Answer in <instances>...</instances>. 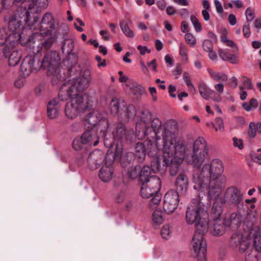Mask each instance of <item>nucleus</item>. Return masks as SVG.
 <instances>
[{
  "label": "nucleus",
  "instance_id": "obj_1",
  "mask_svg": "<svg viewBox=\"0 0 261 261\" xmlns=\"http://www.w3.org/2000/svg\"><path fill=\"white\" fill-rule=\"evenodd\" d=\"M178 142H181L186 148L182 162L185 159L188 164L194 166V189L207 192L212 198L220 196L226 182V177L222 174L224 171L222 162L219 159H214L200 168L206 159L208 150L204 139L199 137L194 141L193 152L191 154H189L191 146L180 138L176 141L174 144Z\"/></svg>",
  "mask_w": 261,
  "mask_h": 261
},
{
  "label": "nucleus",
  "instance_id": "obj_2",
  "mask_svg": "<svg viewBox=\"0 0 261 261\" xmlns=\"http://www.w3.org/2000/svg\"><path fill=\"white\" fill-rule=\"evenodd\" d=\"M151 115L149 112H144L136 122V134L138 139L142 140L146 136L150 138L162 137V142L165 146V155H168L167 151L169 146H173L179 138L177 137L178 126L174 121H168L163 125L159 118L153 119L151 122Z\"/></svg>",
  "mask_w": 261,
  "mask_h": 261
},
{
  "label": "nucleus",
  "instance_id": "obj_3",
  "mask_svg": "<svg viewBox=\"0 0 261 261\" xmlns=\"http://www.w3.org/2000/svg\"><path fill=\"white\" fill-rule=\"evenodd\" d=\"M29 4L28 8L19 7L14 15L10 16L8 19V29L12 33L11 36L17 42L27 41L28 38L25 32L32 33L31 30L39 19L38 13L41 11L42 8L46 7L37 4L33 6Z\"/></svg>",
  "mask_w": 261,
  "mask_h": 261
},
{
  "label": "nucleus",
  "instance_id": "obj_4",
  "mask_svg": "<svg viewBox=\"0 0 261 261\" xmlns=\"http://www.w3.org/2000/svg\"><path fill=\"white\" fill-rule=\"evenodd\" d=\"M185 147L180 142H178L173 146H169V150L167 151L168 155H165V147L163 154V165H161L159 158H154L151 162L150 169L154 173L159 171L164 172L167 167H169V172L171 176L177 174L179 166L182 163L184 153L185 152Z\"/></svg>",
  "mask_w": 261,
  "mask_h": 261
},
{
  "label": "nucleus",
  "instance_id": "obj_5",
  "mask_svg": "<svg viewBox=\"0 0 261 261\" xmlns=\"http://www.w3.org/2000/svg\"><path fill=\"white\" fill-rule=\"evenodd\" d=\"M198 191V198L193 199L188 205L186 213V221L189 225L195 224L196 229L205 230L208 228L207 219L208 215L201 201L203 196L206 195L210 199L216 200L220 196L216 198L211 197L207 192Z\"/></svg>",
  "mask_w": 261,
  "mask_h": 261
},
{
  "label": "nucleus",
  "instance_id": "obj_6",
  "mask_svg": "<svg viewBox=\"0 0 261 261\" xmlns=\"http://www.w3.org/2000/svg\"><path fill=\"white\" fill-rule=\"evenodd\" d=\"M90 82V71L86 70L82 75L68 80L61 86L59 92L58 99L64 100L67 99L68 97L73 96H87L86 95L80 94L79 93L85 90L89 87Z\"/></svg>",
  "mask_w": 261,
  "mask_h": 261
},
{
  "label": "nucleus",
  "instance_id": "obj_7",
  "mask_svg": "<svg viewBox=\"0 0 261 261\" xmlns=\"http://www.w3.org/2000/svg\"><path fill=\"white\" fill-rule=\"evenodd\" d=\"M60 58L54 51L47 53L40 64V68L48 69L47 75L51 77L53 85H59L65 80V75L61 74V70L58 66Z\"/></svg>",
  "mask_w": 261,
  "mask_h": 261
},
{
  "label": "nucleus",
  "instance_id": "obj_8",
  "mask_svg": "<svg viewBox=\"0 0 261 261\" xmlns=\"http://www.w3.org/2000/svg\"><path fill=\"white\" fill-rule=\"evenodd\" d=\"M122 151L121 145H111L106 156L105 164L98 173L99 177L103 182H107L112 179L114 171L113 162L114 160H119L121 159Z\"/></svg>",
  "mask_w": 261,
  "mask_h": 261
},
{
  "label": "nucleus",
  "instance_id": "obj_9",
  "mask_svg": "<svg viewBox=\"0 0 261 261\" xmlns=\"http://www.w3.org/2000/svg\"><path fill=\"white\" fill-rule=\"evenodd\" d=\"M68 98L71 100L66 103L64 109L65 115L68 119L76 118L80 112L89 108L88 96H73Z\"/></svg>",
  "mask_w": 261,
  "mask_h": 261
},
{
  "label": "nucleus",
  "instance_id": "obj_10",
  "mask_svg": "<svg viewBox=\"0 0 261 261\" xmlns=\"http://www.w3.org/2000/svg\"><path fill=\"white\" fill-rule=\"evenodd\" d=\"M204 232L197 229L192 239V256L197 261H207V245L203 236Z\"/></svg>",
  "mask_w": 261,
  "mask_h": 261
},
{
  "label": "nucleus",
  "instance_id": "obj_11",
  "mask_svg": "<svg viewBox=\"0 0 261 261\" xmlns=\"http://www.w3.org/2000/svg\"><path fill=\"white\" fill-rule=\"evenodd\" d=\"M43 35L45 34L35 32L32 34L31 37L27 39L28 45L32 49L34 54H39L43 47L45 49H49L56 40L55 37H50L43 41Z\"/></svg>",
  "mask_w": 261,
  "mask_h": 261
},
{
  "label": "nucleus",
  "instance_id": "obj_12",
  "mask_svg": "<svg viewBox=\"0 0 261 261\" xmlns=\"http://www.w3.org/2000/svg\"><path fill=\"white\" fill-rule=\"evenodd\" d=\"M110 110L111 113L113 115H116L121 117L125 121H127L130 118L134 117L136 114V110L134 106H126L123 105L120 107L119 102L116 98H113L110 103Z\"/></svg>",
  "mask_w": 261,
  "mask_h": 261
},
{
  "label": "nucleus",
  "instance_id": "obj_13",
  "mask_svg": "<svg viewBox=\"0 0 261 261\" xmlns=\"http://www.w3.org/2000/svg\"><path fill=\"white\" fill-rule=\"evenodd\" d=\"M230 245L233 248H238L241 253H244L251 247V240L246 232L237 231L232 234Z\"/></svg>",
  "mask_w": 261,
  "mask_h": 261
},
{
  "label": "nucleus",
  "instance_id": "obj_14",
  "mask_svg": "<svg viewBox=\"0 0 261 261\" xmlns=\"http://www.w3.org/2000/svg\"><path fill=\"white\" fill-rule=\"evenodd\" d=\"M141 183L140 194L143 198H148L153 196L159 192L161 187L160 178L155 175L152 176L147 182Z\"/></svg>",
  "mask_w": 261,
  "mask_h": 261
},
{
  "label": "nucleus",
  "instance_id": "obj_15",
  "mask_svg": "<svg viewBox=\"0 0 261 261\" xmlns=\"http://www.w3.org/2000/svg\"><path fill=\"white\" fill-rule=\"evenodd\" d=\"M86 121L92 126L98 125V129L103 133V136L106 135V133L109 127L108 120L104 117L102 114L98 111H93L87 115Z\"/></svg>",
  "mask_w": 261,
  "mask_h": 261
},
{
  "label": "nucleus",
  "instance_id": "obj_16",
  "mask_svg": "<svg viewBox=\"0 0 261 261\" xmlns=\"http://www.w3.org/2000/svg\"><path fill=\"white\" fill-rule=\"evenodd\" d=\"M243 200V194L237 187L231 186L226 190L223 202L233 206H238L242 203Z\"/></svg>",
  "mask_w": 261,
  "mask_h": 261
},
{
  "label": "nucleus",
  "instance_id": "obj_17",
  "mask_svg": "<svg viewBox=\"0 0 261 261\" xmlns=\"http://www.w3.org/2000/svg\"><path fill=\"white\" fill-rule=\"evenodd\" d=\"M179 194L174 190L168 191L164 196L163 208L167 214H171L176 209L179 203Z\"/></svg>",
  "mask_w": 261,
  "mask_h": 261
},
{
  "label": "nucleus",
  "instance_id": "obj_18",
  "mask_svg": "<svg viewBox=\"0 0 261 261\" xmlns=\"http://www.w3.org/2000/svg\"><path fill=\"white\" fill-rule=\"evenodd\" d=\"M40 68L39 60H36L35 57L28 56L23 60L20 66L21 75L23 77L29 76L32 72H36Z\"/></svg>",
  "mask_w": 261,
  "mask_h": 261
},
{
  "label": "nucleus",
  "instance_id": "obj_19",
  "mask_svg": "<svg viewBox=\"0 0 261 261\" xmlns=\"http://www.w3.org/2000/svg\"><path fill=\"white\" fill-rule=\"evenodd\" d=\"M20 3L22 6L20 7H25L27 8H29V5L31 4L32 5H37L41 6L43 7H46L47 5V0H0V13L5 9L8 8L14 4L17 5Z\"/></svg>",
  "mask_w": 261,
  "mask_h": 261
},
{
  "label": "nucleus",
  "instance_id": "obj_20",
  "mask_svg": "<svg viewBox=\"0 0 261 261\" xmlns=\"http://www.w3.org/2000/svg\"><path fill=\"white\" fill-rule=\"evenodd\" d=\"M151 138L148 137V139L145 140V149L146 153L149 157L155 158L158 156V152L160 150H162L164 154V143L162 142L161 138H155V143H154Z\"/></svg>",
  "mask_w": 261,
  "mask_h": 261
},
{
  "label": "nucleus",
  "instance_id": "obj_21",
  "mask_svg": "<svg viewBox=\"0 0 261 261\" xmlns=\"http://www.w3.org/2000/svg\"><path fill=\"white\" fill-rule=\"evenodd\" d=\"M15 44L7 45L4 47V56L8 58V64L11 66L17 65L21 59V55L15 48Z\"/></svg>",
  "mask_w": 261,
  "mask_h": 261
},
{
  "label": "nucleus",
  "instance_id": "obj_22",
  "mask_svg": "<svg viewBox=\"0 0 261 261\" xmlns=\"http://www.w3.org/2000/svg\"><path fill=\"white\" fill-rule=\"evenodd\" d=\"M208 228L203 230H201L202 232H206L209 231L214 236H221L223 234L225 231V226L224 220L222 219L208 220L207 219Z\"/></svg>",
  "mask_w": 261,
  "mask_h": 261
},
{
  "label": "nucleus",
  "instance_id": "obj_23",
  "mask_svg": "<svg viewBox=\"0 0 261 261\" xmlns=\"http://www.w3.org/2000/svg\"><path fill=\"white\" fill-rule=\"evenodd\" d=\"M254 245L256 250L251 246L245 251V261H258L257 251H261L260 236H256L254 238Z\"/></svg>",
  "mask_w": 261,
  "mask_h": 261
},
{
  "label": "nucleus",
  "instance_id": "obj_24",
  "mask_svg": "<svg viewBox=\"0 0 261 261\" xmlns=\"http://www.w3.org/2000/svg\"><path fill=\"white\" fill-rule=\"evenodd\" d=\"M54 28V20L51 13H45L41 20V25L39 29V33L45 34V36L49 35L51 31L49 29Z\"/></svg>",
  "mask_w": 261,
  "mask_h": 261
},
{
  "label": "nucleus",
  "instance_id": "obj_25",
  "mask_svg": "<svg viewBox=\"0 0 261 261\" xmlns=\"http://www.w3.org/2000/svg\"><path fill=\"white\" fill-rule=\"evenodd\" d=\"M104 154L102 151L96 150L90 153L87 158L88 166L92 169L98 168L102 163Z\"/></svg>",
  "mask_w": 261,
  "mask_h": 261
},
{
  "label": "nucleus",
  "instance_id": "obj_26",
  "mask_svg": "<svg viewBox=\"0 0 261 261\" xmlns=\"http://www.w3.org/2000/svg\"><path fill=\"white\" fill-rule=\"evenodd\" d=\"M177 192L185 193L188 190L189 180L187 176L184 173L178 175L174 182Z\"/></svg>",
  "mask_w": 261,
  "mask_h": 261
},
{
  "label": "nucleus",
  "instance_id": "obj_27",
  "mask_svg": "<svg viewBox=\"0 0 261 261\" xmlns=\"http://www.w3.org/2000/svg\"><path fill=\"white\" fill-rule=\"evenodd\" d=\"M81 139L87 147L96 146L99 143L98 136L95 133L90 130L84 132L81 136Z\"/></svg>",
  "mask_w": 261,
  "mask_h": 261
},
{
  "label": "nucleus",
  "instance_id": "obj_28",
  "mask_svg": "<svg viewBox=\"0 0 261 261\" xmlns=\"http://www.w3.org/2000/svg\"><path fill=\"white\" fill-rule=\"evenodd\" d=\"M61 106L58 99H54L49 102L47 106V116L50 119L56 118L59 115Z\"/></svg>",
  "mask_w": 261,
  "mask_h": 261
},
{
  "label": "nucleus",
  "instance_id": "obj_29",
  "mask_svg": "<svg viewBox=\"0 0 261 261\" xmlns=\"http://www.w3.org/2000/svg\"><path fill=\"white\" fill-rule=\"evenodd\" d=\"M17 41L9 34L6 28L0 29V46L15 44Z\"/></svg>",
  "mask_w": 261,
  "mask_h": 261
},
{
  "label": "nucleus",
  "instance_id": "obj_30",
  "mask_svg": "<svg viewBox=\"0 0 261 261\" xmlns=\"http://www.w3.org/2000/svg\"><path fill=\"white\" fill-rule=\"evenodd\" d=\"M198 90L200 95L206 100L212 99L213 96L211 95L214 93V91L209 88L204 82L199 83Z\"/></svg>",
  "mask_w": 261,
  "mask_h": 261
},
{
  "label": "nucleus",
  "instance_id": "obj_31",
  "mask_svg": "<svg viewBox=\"0 0 261 261\" xmlns=\"http://www.w3.org/2000/svg\"><path fill=\"white\" fill-rule=\"evenodd\" d=\"M207 72L211 78L214 81L226 82L228 80L227 75L224 72H216L210 68L207 69Z\"/></svg>",
  "mask_w": 261,
  "mask_h": 261
},
{
  "label": "nucleus",
  "instance_id": "obj_32",
  "mask_svg": "<svg viewBox=\"0 0 261 261\" xmlns=\"http://www.w3.org/2000/svg\"><path fill=\"white\" fill-rule=\"evenodd\" d=\"M223 212L222 206L217 202H215L211 209V220L221 219Z\"/></svg>",
  "mask_w": 261,
  "mask_h": 261
},
{
  "label": "nucleus",
  "instance_id": "obj_33",
  "mask_svg": "<svg viewBox=\"0 0 261 261\" xmlns=\"http://www.w3.org/2000/svg\"><path fill=\"white\" fill-rule=\"evenodd\" d=\"M152 170L148 166H144L140 171L139 181L140 182H147L152 176H150Z\"/></svg>",
  "mask_w": 261,
  "mask_h": 261
},
{
  "label": "nucleus",
  "instance_id": "obj_34",
  "mask_svg": "<svg viewBox=\"0 0 261 261\" xmlns=\"http://www.w3.org/2000/svg\"><path fill=\"white\" fill-rule=\"evenodd\" d=\"M152 222L154 227L162 224L164 222L163 212L160 210H156L152 214Z\"/></svg>",
  "mask_w": 261,
  "mask_h": 261
},
{
  "label": "nucleus",
  "instance_id": "obj_35",
  "mask_svg": "<svg viewBox=\"0 0 261 261\" xmlns=\"http://www.w3.org/2000/svg\"><path fill=\"white\" fill-rule=\"evenodd\" d=\"M135 149L136 156L141 160L144 159L146 154L145 149V140L143 143H137L135 146Z\"/></svg>",
  "mask_w": 261,
  "mask_h": 261
},
{
  "label": "nucleus",
  "instance_id": "obj_36",
  "mask_svg": "<svg viewBox=\"0 0 261 261\" xmlns=\"http://www.w3.org/2000/svg\"><path fill=\"white\" fill-rule=\"evenodd\" d=\"M127 86L135 95H142L145 92V88L135 81H132Z\"/></svg>",
  "mask_w": 261,
  "mask_h": 261
},
{
  "label": "nucleus",
  "instance_id": "obj_37",
  "mask_svg": "<svg viewBox=\"0 0 261 261\" xmlns=\"http://www.w3.org/2000/svg\"><path fill=\"white\" fill-rule=\"evenodd\" d=\"M214 88L215 90L218 92V94H215L212 97V99L215 101L220 102L222 99V97L221 96V94L224 91V86L222 83H218L215 85Z\"/></svg>",
  "mask_w": 261,
  "mask_h": 261
},
{
  "label": "nucleus",
  "instance_id": "obj_38",
  "mask_svg": "<svg viewBox=\"0 0 261 261\" xmlns=\"http://www.w3.org/2000/svg\"><path fill=\"white\" fill-rule=\"evenodd\" d=\"M74 46V43L71 39H66L62 47V51L69 55L72 51Z\"/></svg>",
  "mask_w": 261,
  "mask_h": 261
},
{
  "label": "nucleus",
  "instance_id": "obj_39",
  "mask_svg": "<svg viewBox=\"0 0 261 261\" xmlns=\"http://www.w3.org/2000/svg\"><path fill=\"white\" fill-rule=\"evenodd\" d=\"M126 136V129L125 125L123 124H119L116 127L115 137L118 139H121L125 138Z\"/></svg>",
  "mask_w": 261,
  "mask_h": 261
},
{
  "label": "nucleus",
  "instance_id": "obj_40",
  "mask_svg": "<svg viewBox=\"0 0 261 261\" xmlns=\"http://www.w3.org/2000/svg\"><path fill=\"white\" fill-rule=\"evenodd\" d=\"M120 28L124 34V35L129 38H133L134 37V33L129 28L127 23H125L124 21H121L120 22Z\"/></svg>",
  "mask_w": 261,
  "mask_h": 261
},
{
  "label": "nucleus",
  "instance_id": "obj_41",
  "mask_svg": "<svg viewBox=\"0 0 261 261\" xmlns=\"http://www.w3.org/2000/svg\"><path fill=\"white\" fill-rule=\"evenodd\" d=\"M72 146L74 150L77 151L87 147L86 144L83 143L81 138L74 139L72 142Z\"/></svg>",
  "mask_w": 261,
  "mask_h": 261
},
{
  "label": "nucleus",
  "instance_id": "obj_42",
  "mask_svg": "<svg viewBox=\"0 0 261 261\" xmlns=\"http://www.w3.org/2000/svg\"><path fill=\"white\" fill-rule=\"evenodd\" d=\"M140 168L137 166H132L128 169L127 171V175L128 177L132 179L136 178L140 171Z\"/></svg>",
  "mask_w": 261,
  "mask_h": 261
},
{
  "label": "nucleus",
  "instance_id": "obj_43",
  "mask_svg": "<svg viewBox=\"0 0 261 261\" xmlns=\"http://www.w3.org/2000/svg\"><path fill=\"white\" fill-rule=\"evenodd\" d=\"M229 221H230V226H238L240 224V216L236 213H232L230 215Z\"/></svg>",
  "mask_w": 261,
  "mask_h": 261
},
{
  "label": "nucleus",
  "instance_id": "obj_44",
  "mask_svg": "<svg viewBox=\"0 0 261 261\" xmlns=\"http://www.w3.org/2000/svg\"><path fill=\"white\" fill-rule=\"evenodd\" d=\"M242 78L244 79L243 81V85L240 86V90L243 89H252L253 88V85L251 83V80L246 76H243Z\"/></svg>",
  "mask_w": 261,
  "mask_h": 261
},
{
  "label": "nucleus",
  "instance_id": "obj_45",
  "mask_svg": "<svg viewBox=\"0 0 261 261\" xmlns=\"http://www.w3.org/2000/svg\"><path fill=\"white\" fill-rule=\"evenodd\" d=\"M190 19L194 27L195 31L196 32H200L202 29L201 25L196 17L194 15H192L190 17Z\"/></svg>",
  "mask_w": 261,
  "mask_h": 261
},
{
  "label": "nucleus",
  "instance_id": "obj_46",
  "mask_svg": "<svg viewBox=\"0 0 261 261\" xmlns=\"http://www.w3.org/2000/svg\"><path fill=\"white\" fill-rule=\"evenodd\" d=\"M151 197H152L151 199L150 202H149L150 206L151 207H153L155 205H158L161 201V195L158 192V193L154 194Z\"/></svg>",
  "mask_w": 261,
  "mask_h": 261
},
{
  "label": "nucleus",
  "instance_id": "obj_47",
  "mask_svg": "<svg viewBox=\"0 0 261 261\" xmlns=\"http://www.w3.org/2000/svg\"><path fill=\"white\" fill-rule=\"evenodd\" d=\"M183 79L189 90L191 91H195V88L193 85L192 84L191 82V78L188 73L185 72L184 73Z\"/></svg>",
  "mask_w": 261,
  "mask_h": 261
},
{
  "label": "nucleus",
  "instance_id": "obj_48",
  "mask_svg": "<svg viewBox=\"0 0 261 261\" xmlns=\"http://www.w3.org/2000/svg\"><path fill=\"white\" fill-rule=\"evenodd\" d=\"M215 122L217 125L215 127V130L223 132L224 130V123L223 119L220 117H217L215 119Z\"/></svg>",
  "mask_w": 261,
  "mask_h": 261
},
{
  "label": "nucleus",
  "instance_id": "obj_49",
  "mask_svg": "<svg viewBox=\"0 0 261 261\" xmlns=\"http://www.w3.org/2000/svg\"><path fill=\"white\" fill-rule=\"evenodd\" d=\"M161 234L163 238L167 239L170 236V227L168 225H164L161 229Z\"/></svg>",
  "mask_w": 261,
  "mask_h": 261
},
{
  "label": "nucleus",
  "instance_id": "obj_50",
  "mask_svg": "<svg viewBox=\"0 0 261 261\" xmlns=\"http://www.w3.org/2000/svg\"><path fill=\"white\" fill-rule=\"evenodd\" d=\"M246 18L247 21H251L255 17L254 11L251 8H248L245 12Z\"/></svg>",
  "mask_w": 261,
  "mask_h": 261
},
{
  "label": "nucleus",
  "instance_id": "obj_51",
  "mask_svg": "<svg viewBox=\"0 0 261 261\" xmlns=\"http://www.w3.org/2000/svg\"><path fill=\"white\" fill-rule=\"evenodd\" d=\"M203 49L205 51H210L213 50V45L212 42L210 40H205L202 44Z\"/></svg>",
  "mask_w": 261,
  "mask_h": 261
},
{
  "label": "nucleus",
  "instance_id": "obj_52",
  "mask_svg": "<svg viewBox=\"0 0 261 261\" xmlns=\"http://www.w3.org/2000/svg\"><path fill=\"white\" fill-rule=\"evenodd\" d=\"M218 54L220 57L222 59V60L224 61H228V58L231 55V54L228 53L226 50H223L222 49H220L218 51Z\"/></svg>",
  "mask_w": 261,
  "mask_h": 261
},
{
  "label": "nucleus",
  "instance_id": "obj_53",
  "mask_svg": "<svg viewBox=\"0 0 261 261\" xmlns=\"http://www.w3.org/2000/svg\"><path fill=\"white\" fill-rule=\"evenodd\" d=\"M186 42L190 45H194L196 44V39L194 36L191 33H187L185 35Z\"/></svg>",
  "mask_w": 261,
  "mask_h": 261
},
{
  "label": "nucleus",
  "instance_id": "obj_54",
  "mask_svg": "<svg viewBox=\"0 0 261 261\" xmlns=\"http://www.w3.org/2000/svg\"><path fill=\"white\" fill-rule=\"evenodd\" d=\"M233 144L235 147H238L239 149H242L244 148L243 140L236 137L232 138Z\"/></svg>",
  "mask_w": 261,
  "mask_h": 261
},
{
  "label": "nucleus",
  "instance_id": "obj_55",
  "mask_svg": "<svg viewBox=\"0 0 261 261\" xmlns=\"http://www.w3.org/2000/svg\"><path fill=\"white\" fill-rule=\"evenodd\" d=\"M242 31L244 36L245 38H249L251 35L249 23H247L244 24L243 27Z\"/></svg>",
  "mask_w": 261,
  "mask_h": 261
},
{
  "label": "nucleus",
  "instance_id": "obj_56",
  "mask_svg": "<svg viewBox=\"0 0 261 261\" xmlns=\"http://www.w3.org/2000/svg\"><path fill=\"white\" fill-rule=\"evenodd\" d=\"M125 197V195L124 193L120 192L115 196V201L118 203H122L124 201Z\"/></svg>",
  "mask_w": 261,
  "mask_h": 261
},
{
  "label": "nucleus",
  "instance_id": "obj_57",
  "mask_svg": "<svg viewBox=\"0 0 261 261\" xmlns=\"http://www.w3.org/2000/svg\"><path fill=\"white\" fill-rule=\"evenodd\" d=\"M254 162L261 164V149H258L257 152L252 155Z\"/></svg>",
  "mask_w": 261,
  "mask_h": 261
},
{
  "label": "nucleus",
  "instance_id": "obj_58",
  "mask_svg": "<svg viewBox=\"0 0 261 261\" xmlns=\"http://www.w3.org/2000/svg\"><path fill=\"white\" fill-rule=\"evenodd\" d=\"M25 83V80L24 77L18 78L15 82V86L16 88H22Z\"/></svg>",
  "mask_w": 261,
  "mask_h": 261
},
{
  "label": "nucleus",
  "instance_id": "obj_59",
  "mask_svg": "<svg viewBox=\"0 0 261 261\" xmlns=\"http://www.w3.org/2000/svg\"><path fill=\"white\" fill-rule=\"evenodd\" d=\"M228 85L233 88H236L238 85V82L237 78L234 76L230 77L229 80Z\"/></svg>",
  "mask_w": 261,
  "mask_h": 261
},
{
  "label": "nucleus",
  "instance_id": "obj_60",
  "mask_svg": "<svg viewBox=\"0 0 261 261\" xmlns=\"http://www.w3.org/2000/svg\"><path fill=\"white\" fill-rule=\"evenodd\" d=\"M149 91L152 96V98L153 101H156L158 99V97L156 96V91L155 87H149Z\"/></svg>",
  "mask_w": 261,
  "mask_h": 261
},
{
  "label": "nucleus",
  "instance_id": "obj_61",
  "mask_svg": "<svg viewBox=\"0 0 261 261\" xmlns=\"http://www.w3.org/2000/svg\"><path fill=\"white\" fill-rule=\"evenodd\" d=\"M214 4L216 7L217 12L219 13H222L223 9L220 2L218 0H215Z\"/></svg>",
  "mask_w": 261,
  "mask_h": 261
},
{
  "label": "nucleus",
  "instance_id": "obj_62",
  "mask_svg": "<svg viewBox=\"0 0 261 261\" xmlns=\"http://www.w3.org/2000/svg\"><path fill=\"white\" fill-rule=\"evenodd\" d=\"M187 48L185 45L184 44H180V50H179V54L184 57H186L187 59Z\"/></svg>",
  "mask_w": 261,
  "mask_h": 261
},
{
  "label": "nucleus",
  "instance_id": "obj_63",
  "mask_svg": "<svg viewBox=\"0 0 261 261\" xmlns=\"http://www.w3.org/2000/svg\"><path fill=\"white\" fill-rule=\"evenodd\" d=\"M102 38L105 40H109L110 38V35L109 33L106 30H101L99 32Z\"/></svg>",
  "mask_w": 261,
  "mask_h": 261
},
{
  "label": "nucleus",
  "instance_id": "obj_64",
  "mask_svg": "<svg viewBox=\"0 0 261 261\" xmlns=\"http://www.w3.org/2000/svg\"><path fill=\"white\" fill-rule=\"evenodd\" d=\"M178 13L181 17H182L185 18H187L189 14L188 11L185 8H182L179 10L178 12Z\"/></svg>",
  "mask_w": 261,
  "mask_h": 261
}]
</instances>
